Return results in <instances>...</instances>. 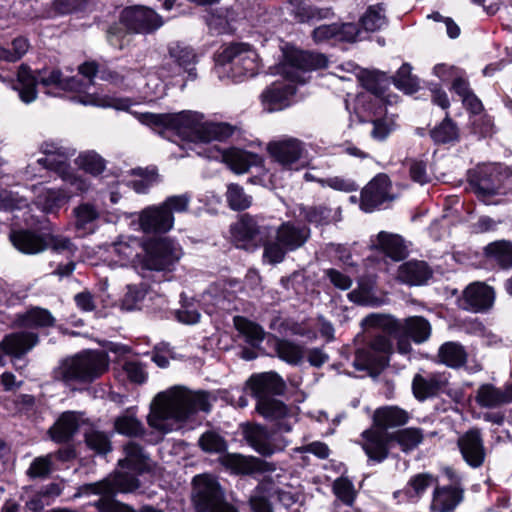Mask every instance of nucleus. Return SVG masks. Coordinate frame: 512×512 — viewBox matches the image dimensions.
Wrapping results in <instances>:
<instances>
[{
    "label": "nucleus",
    "instance_id": "13d9d810",
    "mask_svg": "<svg viewBox=\"0 0 512 512\" xmlns=\"http://www.w3.org/2000/svg\"><path fill=\"white\" fill-rule=\"evenodd\" d=\"M114 427L119 434L126 436H139L144 431L142 423L130 413H126L116 418Z\"/></svg>",
    "mask_w": 512,
    "mask_h": 512
},
{
    "label": "nucleus",
    "instance_id": "774afa93",
    "mask_svg": "<svg viewBox=\"0 0 512 512\" xmlns=\"http://www.w3.org/2000/svg\"><path fill=\"white\" fill-rule=\"evenodd\" d=\"M318 183L322 187L327 186L333 190L345 193L356 191L359 187L354 180L342 176H333L326 178L325 180H318Z\"/></svg>",
    "mask_w": 512,
    "mask_h": 512
},
{
    "label": "nucleus",
    "instance_id": "bb28decb",
    "mask_svg": "<svg viewBox=\"0 0 512 512\" xmlns=\"http://www.w3.org/2000/svg\"><path fill=\"white\" fill-rule=\"evenodd\" d=\"M362 447L369 459L382 462L388 456L389 434L386 430L372 427L362 433Z\"/></svg>",
    "mask_w": 512,
    "mask_h": 512
},
{
    "label": "nucleus",
    "instance_id": "7ed1b4c3",
    "mask_svg": "<svg viewBox=\"0 0 512 512\" xmlns=\"http://www.w3.org/2000/svg\"><path fill=\"white\" fill-rule=\"evenodd\" d=\"M327 62L323 54L294 48L286 50L278 68L283 79L270 84L260 95L263 109L267 112H276L290 106L292 97L296 93V83H304L307 71L324 68Z\"/></svg>",
    "mask_w": 512,
    "mask_h": 512
},
{
    "label": "nucleus",
    "instance_id": "473e14b6",
    "mask_svg": "<svg viewBox=\"0 0 512 512\" xmlns=\"http://www.w3.org/2000/svg\"><path fill=\"white\" fill-rule=\"evenodd\" d=\"M299 215L310 224L328 225L341 220V208H331L324 204L300 205Z\"/></svg>",
    "mask_w": 512,
    "mask_h": 512
},
{
    "label": "nucleus",
    "instance_id": "2eb2a0df",
    "mask_svg": "<svg viewBox=\"0 0 512 512\" xmlns=\"http://www.w3.org/2000/svg\"><path fill=\"white\" fill-rule=\"evenodd\" d=\"M392 351L391 340L385 335H376L365 347L357 349L353 366L359 371L382 370L387 366Z\"/></svg>",
    "mask_w": 512,
    "mask_h": 512
},
{
    "label": "nucleus",
    "instance_id": "6ab92c4d",
    "mask_svg": "<svg viewBox=\"0 0 512 512\" xmlns=\"http://www.w3.org/2000/svg\"><path fill=\"white\" fill-rule=\"evenodd\" d=\"M121 22L128 30L135 33H152L163 25V20L154 10L145 6H134L124 9Z\"/></svg>",
    "mask_w": 512,
    "mask_h": 512
},
{
    "label": "nucleus",
    "instance_id": "7c9ffc66",
    "mask_svg": "<svg viewBox=\"0 0 512 512\" xmlns=\"http://www.w3.org/2000/svg\"><path fill=\"white\" fill-rule=\"evenodd\" d=\"M393 331H403L417 344L426 342L431 335L430 323L421 316L406 318L404 321L389 320Z\"/></svg>",
    "mask_w": 512,
    "mask_h": 512
},
{
    "label": "nucleus",
    "instance_id": "69168bd1",
    "mask_svg": "<svg viewBox=\"0 0 512 512\" xmlns=\"http://www.w3.org/2000/svg\"><path fill=\"white\" fill-rule=\"evenodd\" d=\"M349 298L355 303L367 306H375L381 303L375 296L372 286L364 283H361L358 289L350 292Z\"/></svg>",
    "mask_w": 512,
    "mask_h": 512
},
{
    "label": "nucleus",
    "instance_id": "c9c22d12",
    "mask_svg": "<svg viewBox=\"0 0 512 512\" xmlns=\"http://www.w3.org/2000/svg\"><path fill=\"white\" fill-rule=\"evenodd\" d=\"M395 320L394 318L382 314H370L362 321V324L369 327H382L391 336L397 340V351L400 354H409L412 350L410 336L403 331H393L390 327V321Z\"/></svg>",
    "mask_w": 512,
    "mask_h": 512
},
{
    "label": "nucleus",
    "instance_id": "37998d69",
    "mask_svg": "<svg viewBox=\"0 0 512 512\" xmlns=\"http://www.w3.org/2000/svg\"><path fill=\"white\" fill-rule=\"evenodd\" d=\"M75 227L80 235L91 234L96 230L99 212L89 203H83L74 209Z\"/></svg>",
    "mask_w": 512,
    "mask_h": 512
},
{
    "label": "nucleus",
    "instance_id": "412c9836",
    "mask_svg": "<svg viewBox=\"0 0 512 512\" xmlns=\"http://www.w3.org/2000/svg\"><path fill=\"white\" fill-rule=\"evenodd\" d=\"M457 446L464 461L472 468H479L486 458V450L480 430L470 429L457 440Z\"/></svg>",
    "mask_w": 512,
    "mask_h": 512
},
{
    "label": "nucleus",
    "instance_id": "c85d7f7f",
    "mask_svg": "<svg viewBox=\"0 0 512 512\" xmlns=\"http://www.w3.org/2000/svg\"><path fill=\"white\" fill-rule=\"evenodd\" d=\"M83 423L82 414L66 411L60 415L48 432L54 442L64 443L73 437Z\"/></svg>",
    "mask_w": 512,
    "mask_h": 512
},
{
    "label": "nucleus",
    "instance_id": "5701e85b",
    "mask_svg": "<svg viewBox=\"0 0 512 512\" xmlns=\"http://www.w3.org/2000/svg\"><path fill=\"white\" fill-rule=\"evenodd\" d=\"M139 225L145 233H166L174 225V215L162 204L151 205L141 211Z\"/></svg>",
    "mask_w": 512,
    "mask_h": 512
},
{
    "label": "nucleus",
    "instance_id": "0e129e2a",
    "mask_svg": "<svg viewBox=\"0 0 512 512\" xmlns=\"http://www.w3.org/2000/svg\"><path fill=\"white\" fill-rule=\"evenodd\" d=\"M333 491L336 497L345 505L351 506L353 504L356 497V491L349 479L340 477L335 480L333 484Z\"/></svg>",
    "mask_w": 512,
    "mask_h": 512
},
{
    "label": "nucleus",
    "instance_id": "4468645a",
    "mask_svg": "<svg viewBox=\"0 0 512 512\" xmlns=\"http://www.w3.org/2000/svg\"><path fill=\"white\" fill-rule=\"evenodd\" d=\"M182 256L178 243L169 238L146 242L142 273L146 271H172Z\"/></svg>",
    "mask_w": 512,
    "mask_h": 512
},
{
    "label": "nucleus",
    "instance_id": "a211bd4d",
    "mask_svg": "<svg viewBox=\"0 0 512 512\" xmlns=\"http://www.w3.org/2000/svg\"><path fill=\"white\" fill-rule=\"evenodd\" d=\"M394 200L389 177L380 173L376 175L362 190L360 208L372 212L385 203Z\"/></svg>",
    "mask_w": 512,
    "mask_h": 512
},
{
    "label": "nucleus",
    "instance_id": "9d476101",
    "mask_svg": "<svg viewBox=\"0 0 512 512\" xmlns=\"http://www.w3.org/2000/svg\"><path fill=\"white\" fill-rule=\"evenodd\" d=\"M469 182L476 196L486 204H490L494 196L512 195V173L499 164L477 166Z\"/></svg>",
    "mask_w": 512,
    "mask_h": 512
},
{
    "label": "nucleus",
    "instance_id": "58836bf2",
    "mask_svg": "<svg viewBox=\"0 0 512 512\" xmlns=\"http://www.w3.org/2000/svg\"><path fill=\"white\" fill-rule=\"evenodd\" d=\"M437 357L440 363L449 368L458 369L466 364L468 354L459 342L448 341L439 347Z\"/></svg>",
    "mask_w": 512,
    "mask_h": 512
},
{
    "label": "nucleus",
    "instance_id": "ddd939ff",
    "mask_svg": "<svg viewBox=\"0 0 512 512\" xmlns=\"http://www.w3.org/2000/svg\"><path fill=\"white\" fill-rule=\"evenodd\" d=\"M192 502L196 512H240L227 501L219 483L210 476L194 478Z\"/></svg>",
    "mask_w": 512,
    "mask_h": 512
},
{
    "label": "nucleus",
    "instance_id": "052dcab7",
    "mask_svg": "<svg viewBox=\"0 0 512 512\" xmlns=\"http://www.w3.org/2000/svg\"><path fill=\"white\" fill-rule=\"evenodd\" d=\"M412 67L405 63L403 64L393 78L395 86L407 94H412L417 90V79L412 76Z\"/></svg>",
    "mask_w": 512,
    "mask_h": 512
},
{
    "label": "nucleus",
    "instance_id": "f3484780",
    "mask_svg": "<svg viewBox=\"0 0 512 512\" xmlns=\"http://www.w3.org/2000/svg\"><path fill=\"white\" fill-rule=\"evenodd\" d=\"M146 243L132 236H121L115 241L110 252L117 257L121 266H132L142 273Z\"/></svg>",
    "mask_w": 512,
    "mask_h": 512
},
{
    "label": "nucleus",
    "instance_id": "4be33fe9",
    "mask_svg": "<svg viewBox=\"0 0 512 512\" xmlns=\"http://www.w3.org/2000/svg\"><path fill=\"white\" fill-rule=\"evenodd\" d=\"M220 462L226 469L235 474L271 473L276 471V466L273 463L241 454H225L220 457Z\"/></svg>",
    "mask_w": 512,
    "mask_h": 512
},
{
    "label": "nucleus",
    "instance_id": "39448f33",
    "mask_svg": "<svg viewBox=\"0 0 512 512\" xmlns=\"http://www.w3.org/2000/svg\"><path fill=\"white\" fill-rule=\"evenodd\" d=\"M44 157L29 163L25 169L28 179L44 178L47 171L55 172L66 184L76 191H87L90 183L79 175L69 164V159L75 155L72 148L60 146L55 142H44L41 145Z\"/></svg>",
    "mask_w": 512,
    "mask_h": 512
},
{
    "label": "nucleus",
    "instance_id": "6e6552de",
    "mask_svg": "<svg viewBox=\"0 0 512 512\" xmlns=\"http://www.w3.org/2000/svg\"><path fill=\"white\" fill-rule=\"evenodd\" d=\"M168 53L170 59L176 63L177 67L171 71H165L170 62H163L159 67L157 74H147L148 80L144 85L143 92L149 100L158 98L164 94L165 85L163 79L171 78L179 75L182 71L188 74V78L193 80L196 78L197 55L191 47L181 44H172L169 46Z\"/></svg>",
    "mask_w": 512,
    "mask_h": 512
},
{
    "label": "nucleus",
    "instance_id": "680f3d73",
    "mask_svg": "<svg viewBox=\"0 0 512 512\" xmlns=\"http://www.w3.org/2000/svg\"><path fill=\"white\" fill-rule=\"evenodd\" d=\"M28 208L27 199L20 197L13 191L0 189V211L15 212Z\"/></svg>",
    "mask_w": 512,
    "mask_h": 512
},
{
    "label": "nucleus",
    "instance_id": "0eeeda50",
    "mask_svg": "<svg viewBox=\"0 0 512 512\" xmlns=\"http://www.w3.org/2000/svg\"><path fill=\"white\" fill-rule=\"evenodd\" d=\"M139 487L138 479L127 471H117L115 475L100 482L85 484L78 488L74 498L83 495L100 494L102 497L94 503L100 512H136L132 507L121 503L111 496L118 493L132 492Z\"/></svg>",
    "mask_w": 512,
    "mask_h": 512
},
{
    "label": "nucleus",
    "instance_id": "5fc2aeb1",
    "mask_svg": "<svg viewBox=\"0 0 512 512\" xmlns=\"http://www.w3.org/2000/svg\"><path fill=\"white\" fill-rule=\"evenodd\" d=\"M275 350L282 360L290 364H298L303 358L302 347L288 340H275Z\"/></svg>",
    "mask_w": 512,
    "mask_h": 512
},
{
    "label": "nucleus",
    "instance_id": "603ef678",
    "mask_svg": "<svg viewBox=\"0 0 512 512\" xmlns=\"http://www.w3.org/2000/svg\"><path fill=\"white\" fill-rule=\"evenodd\" d=\"M361 24L367 31H377L387 24L385 9L382 4L370 6L361 18Z\"/></svg>",
    "mask_w": 512,
    "mask_h": 512
},
{
    "label": "nucleus",
    "instance_id": "a19ab883",
    "mask_svg": "<svg viewBox=\"0 0 512 512\" xmlns=\"http://www.w3.org/2000/svg\"><path fill=\"white\" fill-rule=\"evenodd\" d=\"M431 272L422 261H409L398 269L397 278L408 285H421L430 277Z\"/></svg>",
    "mask_w": 512,
    "mask_h": 512
},
{
    "label": "nucleus",
    "instance_id": "f8f14e48",
    "mask_svg": "<svg viewBox=\"0 0 512 512\" xmlns=\"http://www.w3.org/2000/svg\"><path fill=\"white\" fill-rule=\"evenodd\" d=\"M310 236V229L305 225L285 222L276 230L275 239L268 240L264 245V260L277 264L284 260L288 251H294L305 244Z\"/></svg>",
    "mask_w": 512,
    "mask_h": 512
},
{
    "label": "nucleus",
    "instance_id": "9b49d317",
    "mask_svg": "<svg viewBox=\"0 0 512 512\" xmlns=\"http://www.w3.org/2000/svg\"><path fill=\"white\" fill-rule=\"evenodd\" d=\"M216 61L222 72L234 81H242L246 77H253L259 70L256 51L244 43H231L224 46Z\"/></svg>",
    "mask_w": 512,
    "mask_h": 512
},
{
    "label": "nucleus",
    "instance_id": "4d7b16f0",
    "mask_svg": "<svg viewBox=\"0 0 512 512\" xmlns=\"http://www.w3.org/2000/svg\"><path fill=\"white\" fill-rule=\"evenodd\" d=\"M54 318L48 310L33 308L21 317L20 324L25 327L52 326Z\"/></svg>",
    "mask_w": 512,
    "mask_h": 512
},
{
    "label": "nucleus",
    "instance_id": "1a4fd4ad",
    "mask_svg": "<svg viewBox=\"0 0 512 512\" xmlns=\"http://www.w3.org/2000/svg\"><path fill=\"white\" fill-rule=\"evenodd\" d=\"M108 368V359L103 352L86 351L63 360L53 372L55 380L91 382Z\"/></svg>",
    "mask_w": 512,
    "mask_h": 512
},
{
    "label": "nucleus",
    "instance_id": "c03bdc74",
    "mask_svg": "<svg viewBox=\"0 0 512 512\" xmlns=\"http://www.w3.org/2000/svg\"><path fill=\"white\" fill-rule=\"evenodd\" d=\"M288 10L299 22L320 20L327 18L331 14L328 8H318L302 0H291L288 5Z\"/></svg>",
    "mask_w": 512,
    "mask_h": 512
},
{
    "label": "nucleus",
    "instance_id": "bf43d9fd",
    "mask_svg": "<svg viewBox=\"0 0 512 512\" xmlns=\"http://www.w3.org/2000/svg\"><path fill=\"white\" fill-rule=\"evenodd\" d=\"M133 175L136 177L134 180L128 182L129 186L137 193H145L150 186L157 182L158 174L154 168L152 169H135Z\"/></svg>",
    "mask_w": 512,
    "mask_h": 512
},
{
    "label": "nucleus",
    "instance_id": "20e7f679",
    "mask_svg": "<svg viewBox=\"0 0 512 512\" xmlns=\"http://www.w3.org/2000/svg\"><path fill=\"white\" fill-rule=\"evenodd\" d=\"M247 386L257 400V411L263 417L275 421L279 431L290 432L297 422L296 413L273 397L285 390V383L281 377L274 372L252 375L247 381Z\"/></svg>",
    "mask_w": 512,
    "mask_h": 512
},
{
    "label": "nucleus",
    "instance_id": "2f4dec72",
    "mask_svg": "<svg viewBox=\"0 0 512 512\" xmlns=\"http://www.w3.org/2000/svg\"><path fill=\"white\" fill-rule=\"evenodd\" d=\"M463 500V487H436L433 492L431 510L433 512H452Z\"/></svg>",
    "mask_w": 512,
    "mask_h": 512
},
{
    "label": "nucleus",
    "instance_id": "de8ad7c7",
    "mask_svg": "<svg viewBox=\"0 0 512 512\" xmlns=\"http://www.w3.org/2000/svg\"><path fill=\"white\" fill-rule=\"evenodd\" d=\"M434 482L435 479L430 474H417L409 480L403 491H398L394 495L397 497L400 494H404L409 501L414 502L417 501Z\"/></svg>",
    "mask_w": 512,
    "mask_h": 512
},
{
    "label": "nucleus",
    "instance_id": "393cba45",
    "mask_svg": "<svg viewBox=\"0 0 512 512\" xmlns=\"http://www.w3.org/2000/svg\"><path fill=\"white\" fill-rule=\"evenodd\" d=\"M72 190L64 188L53 189L42 185H33L32 192L35 195L34 203L43 212L49 213L59 209L77 191L69 185Z\"/></svg>",
    "mask_w": 512,
    "mask_h": 512
},
{
    "label": "nucleus",
    "instance_id": "8fccbe9b",
    "mask_svg": "<svg viewBox=\"0 0 512 512\" xmlns=\"http://www.w3.org/2000/svg\"><path fill=\"white\" fill-rule=\"evenodd\" d=\"M84 437L87 446L96 453L106 454L111 451L109 436L98 428L94 426L89 427L85 430Z\"/></svg>",
    "mask_w": 512,
    "mask_h": 512
},
{
    "label": "nucleus",
    "instance_id": "b1692460",
    "mask_svg": "<svg viewBox=\"0 0 512 512\" xmlns=\"http://www.w3.org/2000/svg\"><path fill=\"white\" fill-rule=\"evenodd\" d=\"M208 158L221 159L232 171L237 174L246 173L250 167L261 164V158L254 153L241 149L231 148L226 151L216 149V146L209 149Z\"/></svg>",
    "mask_w": 512,
    "mask_h": 512
},
{
    "label": "nucleus",
    "instance_id": "e433bc0d",
    "mask_svg": "<svg viewBox=\"0 0 512 512\" xmlns=\"http://www.w3.org/2000/svg\"><path fill=\"white\" fill-rule=\"evenodd\" d=\"M125 456L119 460V466L122 470L142 473L151 468V461L142 447L130 442L124 447Z\"/></svg>",
    "mask_w": 512,
    "mask_h": 512
},
{
    "label": "nucleus",
    "instance_id": "dca6fc26",
    "mask_svg": "<svg viewBox=\"0 0 512 512\" xmlns=\"http://www.w3.org/2000/svg\"><path fill=\"white\" fill-rule=\"evenodd\" d=\"M244 436L249 445L263 456H271L281 452L289 445L287 439L271 434L261 425H248L244 429Z\"/></svg>",
    "mask_w": 512,
    "mask_h": 512
},
{
    "label": "nucleus",
    "instance_id": "f704fd0d",
    "mask_svg": "<svg viewBox=\"0 0 512 512\" xmlns=\"http://www.w3.org/2000/svg\"><path fill=\"white\" fill-rule=\"evenodd\" d=\"M9 238L13 246L24 254H37L47 248L45 239L30 230H12Z\"/></svg>",
    "mask_w": 512,
    "mask_h": 512
},
{
    "label": "nucleus",
    "instance_id": "864d4df0",
    "mask_svg": "<svg viewBox=\"0 0 512 512\" xmlns=\"http://www.w3.org/2000/svg\"><path fill=\"white\" fill-rule=\"evenodd\" d=\"M76 164L91 175H99L105 169V160L94 151H85L76 158Z\"/></svg>",
    "mask_w": 512,
    "mask_h": 512
},
{
    "label": "nucleus",
    "instance_id": "c756f323",
    "mask_svg": "<svg viewBox=\"0 0 512 512\" xmlns=\"http://www.w3.org/2000/svg\"><path fill=\"white\" fill-rule=\"evenodd\" d=\"M449 381L446 373H432L427 377L416 374L412 381L414 396L419 400H425L443 391Z\"/></svg>",
    "mask_w": 512,
    "mask_h": 512
},
{
    "label": "nucleus",
    "instance_id": "f257e3e1",
    "mask_svg": "<svg viewBox=\"0 0 512 512\" xmlns=\"http://www.w3.org/2000/svg\"><path fill=\"white\" fill-rule=\"evenodd\" d=\"M83 102L97 107L127 111L141 124L155 131L172 130L183 140L195 144L224 140L231 136L234 131L233 127L227 123L204 121L203 115L198 112L182 111L179 113L157 114L133 110L134 103L129 98L90 95Z\"/></svg>",
    "mask_w": 512,
    "mask_h": 512
},
{
    "label": "nucleus",
    "instance_id": "cd10ccee",
    "mask_svg": "<svg viewBox=\"0 0 512 512\" xmlns=\"http://www.w3.org/2000/svg\"><path fill=\"white\" fill-rule=\"evenodd\" d=\"M495 292L492 287L482 282H474L464 291L466 308L474 312H482L492 307Z\"/></svg>",
    "mask_w": 512,
    "mask_h": 512
},
{
    "label": "nucleus",
    "instance_id": "49530a36",
    "mask_svg": "<svg viewBox=\"0 0 512 512\" xmlns=\"http://www.w3.org/2000/svg\"><path fill=\"white\" fill-rule=\"evenodd\" d=\"M233 324L239 334L242 335L250 345L257 346L263 341L265 332L257 323L243 316H235L233 318Z\"/></svg>",
    "mask_w": 512,
    "mask_h": 512
},
{
    "label": "nucleus",
    "instance_id": "4c0bfd02",
    "mask_svg": "<svg viewBox=\"0 0 512 512\" xmlns=\"http://www.w3.org/2000/svg\"><path fill=\"white\" fill-rule=\"evenodd\" d=\"M38 342V336L32 332H19L6 336L0 343L2 350L19 356L32 349Z\"/></svg>",
    "mask_w": 512,
    "mask_h": 512
},
{
    "label": "nucleus",
    "instance_id": "79ce46f5",
    "mask_svg": "<svg viewBox=\"0 0 512 512\" xmlns=\"http://www.w3.org/2000/svg\"><path fill=\"white\" fill-rule=\"evenodd\" d=\"M485 257L496 263L502 269L512 267V242L508 240H497L489 243L484 248Z\"/></svg>",
    "mask_w": 512,
    "mask_h": 512
},
{
    "label": "nucleus",
    "instance_id": "338daca9",
    "mask_svg": "<svg viewBox=\"0 0 512 512\" xmlns=\"http://www.w3.org/2000/svg\"><path fill=\"white\" fill-rule=\"evenodd\" d=\"M384 77V74L367 72L362 76L363 86L376 97L383 98L386 87V81Z\"/></svg>",
    "mask_w": 512,
    "mask_h": 512
},
{
    "label": "nucleus",
    "instance_id": "e2e57ef3",
    "mask_svg": "<svg viewBox=\"0 0 512 512\" xmlns=\"http://www.w3.org/2000/svg\"><path fill=\"white\" fill-rule=\"evenodd\" d=\"M395 439L402 448L407 452L416 448L423 440L421 430L416 428H406L395 434Z\"/></svg>",
    "mask_w": 512,
    "mask_h": 512
},
{
    "label": "nucleus",
    "instance_id": "09e8293b",
    "mask_svg": "<svg viewBox=\"0 0 512 512\" xmlns=\"http://www.w3.org/2000/svg\"><path fill=\"white\" fill-rule=\"evenodd\" d=\"M476 400L480 406L487 408L506 404L503 390L491 384L482 385L478 389Z\"/></svg>",
    "mask_w": 512,
    "mask_h": 512
},
{
    "label": "nucleus",
    "instance_id": "aec40b11",
    "mask_svg": "<svg viewBox=\"0 0 512 512\" xmlns=\"http://www.w3.org/2000/svg\"><path fill=\"white\" fill-rule=\"evenodd\" d=\"M267 151L272 159L287 169H292L299 162L305 151L301 141L285 137L268 143Z\"/></svg>",
    "mask_w": 512,
    "mask_h": 512
},
{
    "label": "nucleus",
    "instance_id": "423d86ee",
    "mask_svg": "<svg viewBox=\"0 0 512 512\" xmlns=\"http://www.w3.org/2000/svg\"><path fill=\"white\" fill-rule=\"evenodd\" d=\"M9 82L12 84V88L18 92L20 100L26 104H30L36 100V86L38 83L48 88L46 92L48 94L57 95V93L50 90V88L60 91H76L83 93L79 96V102L83 105H86L83 100L90 95L109 97L108 95L99 94L97 92H86L84 90V84H82L79 80L75 79L74 77H63L62 72L56 69L45 72L40 76L39 80H37L36 77L32 74L31 69L24 64H22L18 69L16 82Z\"/></svg>",
    "mask_w": 512,
    "mask_h": 512
},
{
    "label": "nucleus",
    "instance_id": "3c124183",
    "mask_svg": "<svg viewBox=\"0 0 512 512\" xmlns=\"http://www.w3.org/2000/svg\"><path fill=\"white\" fill-rule=\"evenodd\" d=\"M431 138L435 143L446 144L458 140L459 132L455 123L445 118L439 125L430 131Z\"/></svg>",
    "mask_w": 512,
    "mask_h": 512
},
{
    "label": "nucleus",
    "instance_id": "ea45409f",
    "mask_svg": "<svg viewBox=\"0 0 512 512\" xmlns=\"http://www.w3.org/2000/svg\"><path fill=\"white\" fill-rule=\"evenodd\" d=\"M372 246L395 261L403 259L407 253L406 247L400 236L389 234L384 231L378 234L377 239L373 241Z\"/></svg>",
    "mask_w": 512,
    "mask_h": 512
},
{
    "label": "nucleus",
    "instance_id": "a878e982",
    "mask_svg": "<svg viewBox=\"0 0 512 512\" xmlns=\"http://www.w3.org/2000/svg\"><path fill=\"white\" fill-rule=\"evenodd\" d=\"M232 236L238 248L254 250L260 241V228L254 218L244 215L232 227Z\"/></svg>",
    "mask_w": 512,
    "mask_h": 512
},
{
    "label": "nucleus",
    "instance_id": "a18cd8bd",
    "mask_svg": "<svg viewBox=\"0 0 512 512\" xmlns=\"http://www.w3.org/2000/svg\"><path fill=\"white\" fill-rule=\"evenodd\" d=\"M407 413L398 407H383L375 411L374 427L386 430L388 427L403 425L407 422Z\"/></svg>",
    "mask_w": 512,
    "mask_h": 512
},
{
    "label": "nucleus",
    "instance_id": "72a5a7b5",
    "mask_svg": "<svg viewBox=\"0 0 512 512\" xmlns=\"http://www.w3.org/2000/svg\"><path fill=\"white\" fill-rule=\"evenodd\" d=\"M270 480L271 476L266 475L250 497L252 512H273L269 498L277 496L280 501H284L285 494L281 493L278 487L271 486Z\"/></svg>",
    "mask_w": 512,
    "mask_h": 512
},
{
    "label": "nucleus",
    "instance_id": "6e6d98bb",
    "mask_svg": "<svg viewBox=\"0 0 512 512\" xmlns=\"http://www.w3.org/2000/svg\"><path fill=\"white\" fill-rule=\"evenodd\" d=\"M226 199L229 207L235 211L245 210L252 204V197L247 195L244 189L237 184L228 185Z\"/></svg>",
    "mask_w": 512,
    "mask_h": 512
},
{
    "label": "nucleus",
    "instance_id": "f03ea898",
    "mask_svg": "<svg viewBox=\"0 0 512 512\" xmlns=\"http://www.w3.org/2000/svg\"><path fill=\"white\" fill-rule=\"evenodd\" d=\"M215 400L205 391L174 386L159 392L151 403L148 424L163 433L177 430L199 412L208 413Z\"/></svg>",
    "mask_w": 512,
    "mask_h": 512
}]
</instances>
